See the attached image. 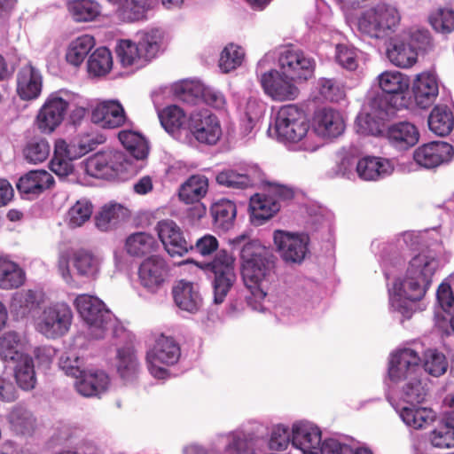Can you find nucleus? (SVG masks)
I'll list each match as a JSON object with an SVG mask.
<instances>
[{
	"mask_svg": "<svg viewBox=\"0 0 454 454\" xmlns=\"http://www.w3.org/2000/svg\"><path fill=\"white\" fill-rule=\"evenodd\" d=\"M118 137L127 152L97 153L83 160L84 170H141L145 168L149 153L145 138L132 130H121Z\"/></svg>",
	"mask_w": 454,
	"mask_h": 454,
	"instance_id": "f257e3e1",
	"label": "nucleus"
},
{
	"mask_svg": "<svg viewBox=\"0 0 454 454\" xmlns=\"http://www.w3.org/2000/svg\"><path fill=\"white\" fill-rule=\"evenodd\" d=\"M302 109L295 105L283 106L270 123L268 134L285 143H301L300 148L314 152L320 145L312 143V133Z\"/></svg>",
	"mask_w": 454,
	"mask_h": 454,
	"instance_id": "f03ea898",
	"label": "nucleus"
},
{
	"mask_svg": "<svg viewBox=\"0 0 454 454\" xmlns=\"http://www.w3.org/2000/svg\"><path fill=\"white\" fill-rule=\"evenodd\" d=\"M162 32L158 29L139 34L137 43L130 40H121L116 47V54L122 67L139 68L154 59L160 51Z\"/></svg>",
	"mask_w": 454,
	"mask_h": 454,
	"instance_id": "7ed1b4c3",
	"label": "nucleus"
},
{
	"mask_svg": "<svg viewBox=\"0 0 454 454\" xmlns=\"http://www.w3.org/2000/svg\"><path fill=\"white\" fill-rule=\"evenodd\" d=\"M378 80L381 92L372 97L375 104H381L395 113L411 106L412 100L409 96L411 81L407 75L399 71H385Z\"/></svg>",
	"mask_w": 454,
	"mask_h": 454,
	"instance_id": "20e7f679",
	"label": "nucleus"
},
{
	"mask_svg": "<svg viewBox=\"0 0 454 454\" xmlns=\"http://www.w3.org/2000/svg\"><path fill=\"white\" fill-rule=\"evenodd\" d=\"M400 22L398 11L381 4L365 11L358 20V30L367 37L385 39L392 35Z\"/></svg>",
	"mask_w": 454,
	"mask_h": 454,
	"instance_id": "39448f33",
	"label": "nucleus"
},
{
	"mask_svg": "<svg viewBox=\"0 0 454 454\" xmlns=\"http://www.w3.org/2000/svg\"><path fill=\"white\" fill-rule=\"evenodd\" d=\"M200 267L214 274V301L216 304H221L237 278L235 258L226 250L221 249L217 251L213 261L200 263Z\"/></svg>",
	"mask_w": 454,
	"mask_h": 454,
	"instance_id": "423d86ee",
	"label": "nucleus"
},
{
	"mask_svg": "<svg viewBox=\"0 0 454 454\" xmlns=\"http://www.w3.org/2000/svg\"><path fill=\"white\" fill-rule=\"evenodd\" d=\"M74 105V94L60 90L51 93L36 116L38 129L51 133L64 121L69 108Z\"/></svg>",
	"mask_w": 454,
	"mask_h": 454,
	"instance_id": "0eeeda50",
	"label": "nucleus"
},
{
	"mask_svg": "<svg viewBox=\"0 0 454 454\" xmlns=\"http://www.w3.org/2000/svg\"><path fill=\"white\" fill-rule=\"evenodd\" d=\"M275 257H262L258 262L242 264L241 275L246 287L255 300H263L275 276Z\"/></svg>",
	"mask_w": 454,
	"mask_h": 454,
	"instance_id": "6e6552de",
	"label": "nucleus"
},
{
	"mask_svg": "<svg viewBox=\"0 0 454 454\" xmlns=\"http://www.w3.org/2000/svg\"><path fill=\"white\" fill-rule=\"evenodd\" d=\"M266 54L257 64L256 73L260 75V82L264 92L277 101L294 100L299 94V89L289 77L275 69L261 72L260 69L267 62Z\"/></svg>",
	"mask_w": 454,
	"mask_h": 454,
	"instance_id": "1a4fd4ad",
	"label": "nucleus"
},
{
	"mask_svg": "<svg viewBox=\"0 0 454 454\" xmlns=\"http://www.w3.org/2000/svg\"><path fill=\"white\" fill-rule=\"evenodd\" d=\"M97 144L90 136L82 138L77 144H67L63 139L57 140L53 157L50 161V170H74L71 161L92 151Z\"/></svg>",
	"mask_w": 454,
	"mask_h": 454,
	"instance_id": "9d476101",
	"label": "nucleus"
},
{
	"mask_svg": "<svg viewBox=\"0 0 454 454\" xmlns=\"http://www.w3.org/2000/svg\"><path fill=\"white\" fill-rule=\"evenodd\" d=\"M72 311L67 304H56L44 309L37 325L38 331L47 338L64 335L72 321Z\"/></svg>",
	"mask_w": 454,
	"mask_h": 454,
	"instance_id": "9b49d317",
	"label": "nucleus"
},
{
	"mask_svg": "<svg viewBox=\"0 0 454 454\" xmlns=\"http://www.w3.org/2000/svg\"><path fill=\"white\" fill-rule=\"evenodd\" d=\"M187 130L198 142L207 145L215 144L222 135L217 117L207 109L195 111L190 114Z\"/></svg>",
	"mask_w": 454,
	"mask_h": 454,
	"instance_id": "f8f14e48",
	"label": "nucleus"
},
{
	"mask_svg": "<svg viewBox=\"0 0 454 454\" xmlns=\"http://www.w3.org/2000/svg\"><path fill=\"white\" fill-rule=\"evenodd\" d=\"M274 244L281 258L286 262L301 263L308 253L309 237L277 230L273 234Z\"/></svg>",
	"mask_w": 454,
	"mask_h": 454,
	"instance_id": "ddd939ff",
	"label": "nucleus"
},
{
	"mask_svg": "<svg viewBox=\"0 0 454 454\" xmlns=\"http://www.w3.org/2000/svg\"><path fill=\"white\" fill-rule=\"evenodd\" d=\"M278 64L283 74L291 80H308L315 68L314 59L296 49L284 50L279 55Z\"/></svg>",
	"mask_w": 454,
	"mask_h": 454,
	"instance_id": "4468645a",
	"label": "nucleus"
},
{
	"mask_svg": "<svg viewBox=\"0 0 454 454\" xmlns=\"http://www.w3.org/2000/svg\"><path fill=\"white\" fill-rule=\"evenodd\" d=\"M137 274L141 286L156 292L168 279L169 266L162 256L152 254L140 263Z\"/></svg>",
	"mask_w": 454,
	"mask_h": 454,
	"instance_id": "2eb2a0df",
	"label": "nucleus"
},
{
	"mask_svg": "<svg viewBox=\"0 0 454 454\" xmlns=\"http://www.w3.org/2000/svg\"><path fill=\"white\" fill-rule=\"evenodd\" d=\"M421 359L411 348L399 349L391 356L388 376L393 382L419 376Z\"/></svg>",
	"mask_w": 454,
	"mask_h": 454,
	"instance_id": "dca6fc26",
	"label": "nucleus"
},
{
	"mask_svg": "<svg viewBox=\"0 0 454 454\" xmlns=\"http://www.w3.org/2000/svg\"><path fill=\"white\" fill-rule=\"evenodd\" d=\"M320 429L309 423L296 422L292 427V442L288 454H318Z\"/></svg>",
	"mask_w": 454,
	"mask_h": 454,
	"instance_id": "f3484780",
	"label": "nucleus"
},
{
	"mask_svg": "<svg viewBox=\"0 0 454 454\" xmlns=\"http://www.w3.org/2000/svg\"><path fill=\"white\" fill-rule=\"evenodd\" d=\"M368 107L366 113L360 114L356 119V131L364 136H379L382 133L384 122L395 113L381 104H375L372 98L369 99Z\"/></svg>",
	"mask_w": 454,
	"mask_h": 454,
	"instance_id": "a211bd4d",
	"label": "nucleus"
},
{
	"mask_svg": "<svg viewBox=\"0 0 454 454\" xmlns=\"http://www.w3.org/2000/svg\"><path fill=\"white\" fill-rule=\"evenodd\" d=\"M155 229L159 239L171 257L183 256L189 252L191 244L185 239L181 228L173 220H161L158 222Z\"/></svg>",
	"mask_w": 454,
	"mask_h": 454,
	"instance_id": "6ab92c4d",
	"label": "nucleus"
},
{
	"mask_svg": "<svg viewBox=\"0 0 454 454\" xmlns=\"http://www.w3.org/2000/svg\"><path fill=\"white\" fill-rule=\"evenodd\" d=\"M74 306L83 320L91 326L103 328L110 320V311L98 297L80 294L74 300Z\"/></svg>",
	"mask_w": 454,
	"mask_h": 454,
	"instance_id": "aec40b11",
	"label": "nucleus"
},
{
	"mask_svg": "<svg viewBox=\"0 0 454 454\" xmlns=\"http://www.w3.org/2000/svg\"><path fill=\"white\" fill-rule=\"evenodd\" d=\"M345 123L341 114L333 108L317 110L312 120V135L323 138H334L343 133Z\"/></svg>",
	"mask_w": 454,
	"mask_h": 454,
	"instance_id": "412c9836",
	"label": "nucleus"
},
{
	"mask_svg": "<svg viewBox=\"0 0 454 454\" xmlns=\"http://www.w3.org/2000/svg\"><path fill=\"white\" fill-rule=\"evenodd\" d=\"M453 147L446 142H431L417 148L414 160L421 167L434 168L451 160Z\"/></svg>",
	"mask_w": 454,
	"mask_h": 454,
	"instance_id": "4be33fe9",
	"label": "nucleus"
},
{
	"mask_svg": "<svg viewBox=\"0 0 454 454\" xmlns=\"http://www.w3.org/2000/svg\"><path fill=\"white\" fill-rule=\"evenodd\" d=\"M386 137L393 147L399 151H406L419 142V132L413 123L402 121L389 125Z\"/></svg>",
	"mask_w": 454,
	"mask_h": 454,
	"instance_id": "5701e85b",
	"label": "nucleus"
},
{
	"mask_svg": "<svg viewBox=\"0 0 454 454\" xmlns=\"http://www.w3.org/2000/svg\"><path fill=\"white\" fill-rule=\"evenodd\" d=\"M439 94L438 80L435 74L422 73L417 75L412 86L413 101L422 109L431 106Z\"/></svg>",
	"mask_w": 454,
	"mask_h": 454,
	"instance_id": "b1692460",
	"label": "nucleus"
},
{
	"mask_svg": "<svg viewBox=\"0 0 454 454\" xmlns=\"http://www.w3.org/2000/svg\"><path fill=\"white\" fill-rule=\"evenodd\" d=\"M54 184V177L50 172H27L20 177L16 186L23 198L33 200Z\"/></svg>",
	"mask_w": 454,
	"mask_h": 454,
	"instance_id": "393cba45",
	"label": "nucleus"
},
{
	"mask_svg": "<svg viewBox=\"0 0 454 454\" xmlns=\"http://www.w3.org/2000/svg\"><path fill=\"white\" fill-rule=\"evenodd\" d=\"M42 86V75L32 65H25L17 73V94L21 99L37 98L41 94Z\"/></svg>",
	"mask_w": 454,
	"mask_h": 454,
	"instance_id": "a878e982",
	"label": "nucleus"
},
{
	"mask_svg": "<svg viewBox=\"0 0 454 454\" xmlns=\"http://www.w3.org/2000/svg\"><path fill=\"white\" fill-rule=\"evenodd\" d=\"M248 208L251 222L261 225L280 210V204L275 196L258 192L250 197Z\"/></svg>",
	"mask_w": 454,
	"mask_h": 454,
	"instance_id": "bb28decb",
	"label": "nucleus"
},
{
	"mask_svg": "<svg viewBox=\"0 0 454 454\" xmlns=\"http://www.w3.org/2000/svg\"><path fill=\"white\" fill-rule=\"evenodd\" d=\"M125 113L117 101H105L98 104L92 110L91 120L106 129H114L125 122Z\"/></svg>",
	"mask_w": 454,
	"mask_h": 454,
	"instance_id": "cd10ccee",
	"label": "nucleus"
},
{
	"mask_svg": "<svg viewBox=\"0 0 454 454\" xmlns=\"http://www.w3.org/2000/svg\"><path fill=\"white\" fill-rule=\"evenodd\" d=\"M417 56L418 52L402 34L390 38L387 46V57L393 65L402 68L411 67L416 63Z\"/></svg>",
	"mask_w": 454,
	"mask_h": 454,
	"instance_id": "c85d7f7f",
	"label": "nucleus"
},
{
	"mask_svg": "<svg viewBox=\"0 0 454 454\" xmlns=\"http://www.w3.org/2000/svg\"><path fill=\"white\" fill-rule=\"evenodd\" d=\"M174 301L178 308L194 313L200 308L202 298L199 286L186 280H180L172 290Z\"/></svg>",
	"mask_w": 454,
	"mask_h": 454,
	"instance_id": "c756f323",
	"label": "nucleus"
},
{
	"mask_svg": "<svg viewBox=\"0 0 454 454\" xmlns=\"http://www.w3.org/2000/svg\"><path fill=\"white\" fill-rule=\"evenodd\" d=\"M129 218L127 207L115 202L104 205L95 216L96 227L101 231H111Z\"/></svg>",
	"mask_w": 454,
	"mask_h": 454,
	"instance_id": "7c9ffc66",
	"label": "nucleus"
},
{
	"mask_svg": "<svg viewBox=\"0 0 454 454\" xmlns=\"http://www.w3.org/2000/svg\"><path fill=\"white\" fill-rule=\"evenodd\" d=\"M124 248L129 256L142 258L156 252L159 244L151 233L137 231L126 238Z\"/></svg>",
	"mask_w": 454,
	"mask_h": 454,
	"instance_id": "2f4dec72",
	"label": "nucleus"
},
{
	"mask_svg": "<svg viewBox=\"0 0 454 454\" xmlns=\"http://www.w3.org/2000/svg\"><path fill=\"white\" fill-rule=\"evenodd\" d=\"M75 382L76 390L83 396H94L104 392L109 384V378L102 371L86 372L79 375Z\"/></svg>",
	"mask_w": 454,
	"mask_h": 454,
	"instance_id": "473e14b6",
	"label": "nucleus"
},
{
	"mask_svg": "<svg viewBox=\"0 0 454 454\" xmlns=\"http://www.w3.org/2000/svg\"><path fill=\"white\" fill-rule=\"evenodd\" d=\"M180 355V347L176 340L161 334L156 340L153 348L147 353L146 359L154 357L160 364L172 365L178 361Z\"/></svg>",
	"mask_w": 454,
	"mask_h": 454,
	"instance_id": "72a5a7b5",
	"label": "nucleus"
},
{
	"mask_svg": "<svg viewBox=\"0 0 454 454\" xmlns=\"http://www.w3.org/2000/svg\"><path fill=\"white\" fill-rule=\"evenodd\" d=\"M214 226L223 231L233 227L236 215V204L227 199H222L215 202L210 207Z\"/></svg>",
	"mask_w": 454,
	"mask_h": 454,
	"instance_id": "f704fd0d",
	"label": "nucleus"
},
{
	"mask_svg": "<svg viewBox=\"0 0 454 454\" xmlns=\"http://www.w3.org/2000/svg\"><path fill=\"white\" fill-rule=\"evenodd\" d=\"M247 237L240 235L231 240V245L234 249H240V259L242 264L247 262H258L262 257H269L273 255L265 247L256 240H247Z\"/></svg>",
	"mask_w": 454,
	"mask_h": 454,
	"instance_id": "c9c22d12",
	"label": "nucleus"
},
{
	"mask_svg": "<svg viewBox=\"0 0 454 454\" xmlns=\"http://www.w3.org/2000/svg\"><path fill=\"white\" fill-rule=\"evenodd\" d=\"M208 180L205 176L193 175L179 188L178 198L185 204L199 202L207 192Z\"/></svg>",
	"mask_w": 454,
	"mask_h": 454,
	"instance_id": "e433bc0d",
	"label": "nucleus"
},
{
	"mask_svg": "<svg viewBox=\"0 0 454 454\" xmlns=\"http://www.w3.org/2000/svg\"><path fill=\"white\" fill-rule=\"evenodd\" d=\"M438 267L439 262L434 255L422 252L411 258L407 271L411 276L432 282L433 276Z\"/></svg>",
	"mask_w": 454,
	"mask_h": 454,
	"instance_id": "4c0bfd02",
	"label": "nucleus"
},
{
	"mask_svg": "<svg viewBox=\"0 0 454 454\" xmlns=\"http://www.w3.org/2000/svg\"><path fill=\"white\" fill-rule=\"evenodd\" d=\"M25 282V272L18 263L0 256V288H18Z\"/></svg>",
	"mask_w": 454,
	"mask_h": 454,
	"instance_id": "58836bf2",
	"label": "nucleus"
},
{
	"mask_svg": "<svg viewBox=\"0 0 454 454\" xmlns=\"http://www.w3.org/2000/svg\"><path fill=\"white\" fill-rule=\"evenodd\" d=\"M431 442L437 448L454 447V410L444 413L438 427L431 433Z\"/></svg>",
	"mask_w": 454,
	"mask_h": 454,
	"instance_id": "ea45409f",
	"label": "nucleus"
},
{
	"mask_svg": "<svg viewBox=\"0 0 454 454\" xmlns=\"http://www.w3.org/2000/svg\"><path fill=\"white\" fill-rule=\"evenodd\" d=\"M11 306L17 317H34L38 313L40 301L35 292L26 290L15 294Z\"/></svg>",
	"mask_w": 454,
	"mask_h": 454,
	"instance_id": "a19ab883",
	"label": "nucleus"
},
{
	"mask_svg": "<svg viewBox=\"0 0 454 454\" xmlns=\"http://www.w3.org/2000/svg\"><path fill=\"white\" fill-rule=\"evenodd\" d=\"M161 126L170 134L187 130L188 120L183 109L171 105L158 112Z\"/></svg>",
	"mask_w": 454,
	"mask_h": 454,
	"instance_id": "79ce46f5",
	"label": "nucleus"
},
{
	"mask_svg": "<svg viewBox=\"0 0 454 454\" xmlns=\"http://www.w3.org/2000/svg\"><path fill=\"white\" fill-rule=\"evenodd\" d=\"M403 421L414 429H421L430 425L435 419V412L432 409L416 407V405L403 406L400 411Z\"/></svg>",
	"mask_w": 454,
	"mask_h": 454,
	"instance_id": "37998d69",
	"label": "nucleus"
},
{
	"mask_svg": "<svg viewBox=\"0 0 454 454\" xmlns=\"http://www.w3.org/2000/svg\"><path fill=\"white\" fill-rule=\"evenodd\" d=\"M72 264L77 274L95 279L99 272V260L92 253L81 249L73 254Z\"/></svg>",
	"mask_w": 454,
	"mask_h": 454,
	"instance_id": "c03bdc74",
	"label": "nucleus"
},
{
	"mask_svg": "<svg viewBox=\"0 0 454 454\" xmlns=\"http://www.w3.org/2000/svg\"><path fill=\"white\" fill-rule=\"evenodd\" d=\"M94 46V37L90 35H82L75 38L67 47V61L74 67H79Z\"/></svg>",
	"mask_w": 454,
	"mask_h": 454,
	"instance_id": "a18cd8bd",
	"label": "nucleus"
},
{
	"mask_svg": "<svg viewBox=\"0 0 454 454\" xmlns=\"http://www.w3.org/2000/svg\"><path fill=\"white\" fill-rule=\"evenodd\" d=\"M67 10L76 22L94 20L101 12L99 4L94 0H72L67 3Z\"/></svg>",
	"mask_w": 454,
	"mask_h": 454,
	"instance_id": "49530a36",
	"label": "nucleus"
},
{
	"mask_svg": "<svg viewBox=\"0 0 454 454\" xmlns=\"http://www.w3.org/2000/svg\"><path fill=\"white\" fill-rule=\"evenodd\" d=\"M215 179L218 184L234 190L253 188L262 181L254 176L241 172H218Z\"/></svg>",
	"mask_w": 454,
	"mask_h": 454,
	"instance_id": "de8ad7c7",
	"label": "nucleus"
},
{
	"mask_svg": "<svg viewBox=\"0 0 454 454\" xmlns=\"http://www.w3.org/2000/svg\"><path fill=\"white\" fill-rule=\"evenodd\" d=\"M266 111V104L255 96H250L246 103L241 125L244 132L250 133L255 124L263 116Z\"/></svg>",
	"mask_w": 454,
	"mask_h": 454,
	"instance_id": "09e8293b",
	"label": "nucleus"
},
{
	"mask_svg": "<svg viewBox=\"0 0 454 454\" xmlns=\"http://www.w3.org/2000/svg\"><path fill=\"white\" fill-rule=\"evenodd\" d=\"M113 67L111 51L106 47H99L90 56L87 69L90 75L103 76L110 72Z\"/></svg>",
	"mask_w": 454,
	"mask_h": 454,
	"instance_id": "8fccbe9b",
	"label": "nucleus"
},
{
	"mask_svg": "<svg viewBox=\"0 0 454 454\" xmlns=\"http://www.w3.org/2000/svg\"><path fill=\"white\" fill-rule=\"evenodd\" d=\"M11 428L17 434H31L35 429V419L22 407H15L8 417Z\"/></svg>",
	"mask_w": 454,
	"mask_h": 454,
	"instance_id": "3c124183",
	"label": "nucleus"
},
{
	"mask_svg": "<svg viewBox=\"0 0 454 454\" xmlns=\"http://www.w3.org/2000/svg\"><path fill=\"white\" fill-rule=\"evenodd\" d=\"M204 87L199 81L184 80L175 84L174 92L183 102L195 106L201 103Z\"/></svg>",
	"mask_w": 454,
	"mask_h": 454,
	"instance_id": "603ef678",
	"label": "nucleus"
},
{
	"mask_svg": "<svg viewBox=\"0 0 454 454\" xmlns=\"http://www.w3.org/2000/svg\"><path fill=\"white\" fill-rule=\"evenodd\" d=\"M139 371V364L134 351L120 348L117 352V372L124 380L133 379Z\"/></svg>",
	"mask_w": 454,
	"mask_h": 454,
	"instance_id": "864d4df0",
	"label": "nucleus"
},
{
	"mask_svg": "<svg viewBox=\"0 0 454 454\" xmlns=\"http://www.w3.org/2000/svg\"><path fill=\"white\" fill-rule=\"evenodd\" d=\"M431 281L411 276L406 271V277L402 284L404 297L411 301H420L431 286Z\"/></svg>",
	"mask_w": 454,
	"mask_h": 454,
	"instance_id": "5fc2aeb1",
	"label": "nucleus"
},
{
	"mask_svg": "<svg viewBox=\"0 0 454 454\" xmlns=\"http://www.w3.org/2000/svg\"><path fill=\"white\" fill-rule=\"evenodd\" d=\"M244 58V50L239 45L230 43L221 52L219 67L223 72L229 73L241 66Z\"/></svg>",
	"mask_w": 454,
	"mask_h": 454,
	"instance_id": "6e6d98bb",
	"label": "nucleus"
},
{
	"mask_svg": "<svg viewBox=\"0 0 454 454\" xmlns=\"http://www.w3.org/2000/svg\"><path fill=\"white\" fill-rule=\"evenodd\" d=\"M93 205L86 200H77L67 212V223L72 228L81 227L91 216Z\"/></svg>",
	"mask_w": 454,
	"mask_h": 454,
	"instance_id": "4d7b16f0",
	"label": "nucleus"
},
{
	"mask_svg": "<svg viewBox=\"0 0 454 454\" xmlns=\"http://www.w3.org/2000/svg\"><path fill=\"white\" fill-rule=\"evenodd\" d=\"M429 21L435 31L449 34L454 30V10L438 8L430 15Z\"/></svg>",
	"mask_w": 454,
	"mask_h": 454,
	"instance_id": "13d9d810",
	"label": "nucleus"
},
{
	"mask_svg": "<svg viewBox=\"0 0 454 454\" xmlns=\"http://www.w3.org/2000/svg\"><path fill=\"white\" fill-rule=\"evenodd\" d=\"M119 16L125 21L134 22L145 17V0H125L117 7Z\"/></svg>",
	"mask_w": 454,
	"mask_h": 454,
	"instance_id": "bf43d9fd",
	"label": "nucleus"
},
{
	"mask_svg": "<svg viewBox=\"0 0 454 454\" xmlns=\"http://www.w3.org/2000/svg\"><path fill=\"white\" fill-rule=\"evenodd\" d=\"M335 59L342 68L354 71L358 67L359 51L351 45L337 44L335 47Z\"/></svg>",
	"mask_w": 454,
	"mask_h": 454,
	"instance_id": "052dcab7",
	"label": "nucleus"
},
{
	"mask_svg": "<svg viewBox=\"0 0 454 454\" xmlns=\"http://www.w3.org/2000/svg\"><path fill=\"white\" fill-rule=\"evenodd\" d=\"M405 380L407 382L403 387V400L411 405H417L423 403L426 397V390L422 386L419 376L414 378L411 377Z\"/></svg>",
	"mask_w": 454,
	"mask_h": 454,
	"instance_id": "680f3d73",
	"label": "nucleus"
},
{
	"mask_svg": "<svg viewBox=\"0 0 454 454\" xmlns=\"http://www.w3.org/2000/svg\"><path fill=\"white\" fill-rule=\"evenodd\" d=\"M317 90L325 100L331 102H339L345 97L343 85L334 78H320Z\"/></svg>",
	"mask_w": 454,
	"mask_h": 454,
	"instance_id": "e2e57ef3",
	"label": "nucleus"
},
{
	"mask_svg": "<svg viewBox=\"0 0 454 454\" xmlns=\"http://www.w3.org/2000/svg\"><path fill=\"white\" fill-rule=\"evenodd\" d=\"M24 153L29 162H42L49 156L50 145L44 138L35 137L27 143Z\"/></svg>",
	"mask_w": 454,
	"mask_h": 454,
	"instance_id": "0e129e2a",
	"label": "nucleus"
},
{
	"mask_svg": "<svg viewBox=\"0 0 454 454\" xmlns=\"http://www.w3.org/2000/svg\"><path fill=\"white\" fill-rule=\"evenodd\" d=\"M15 379L20 387L24 390H30L35 387L36 380L31 359L26 358L21 364L17 365Z\"/></svg>",
	"mask_w": 454,
	"mask_h": 454,
	"instance_id": "69168bd1",
	"label": "nucleus"
},
{
	"mask_svg": "<svg viewBox=\"0 0 454 454\" xmlns=\"http://www.w3.org/2000/svg\"><path fill=\"white\" fill-rule=\"evenodd\" d=\"M395 161L384 157L364 155L359 159L355 170H394Z\"/></svg>",
	"mask_w": 454,
	"mask_h": 454,
	"instance_id": "338daca9",
	"label": "nucleus"
},
{
	"mask_svg": "<svg viewBox=\"0 0 454 454\" xmlns=\"http://www.w3.org/2000/svg\"><path fill=\"white\" fill-rule=\"evenodd\" d=\"M447 368L448 362L442 353L434 350L427 354L424 369L430 375L439 377L446 372Z\"/></svg>",
	"mask_w": 454,
	"mask_h": 454,
	"instance_id": "774afa93",
	"label": "nucleus"
}]
</instances>
